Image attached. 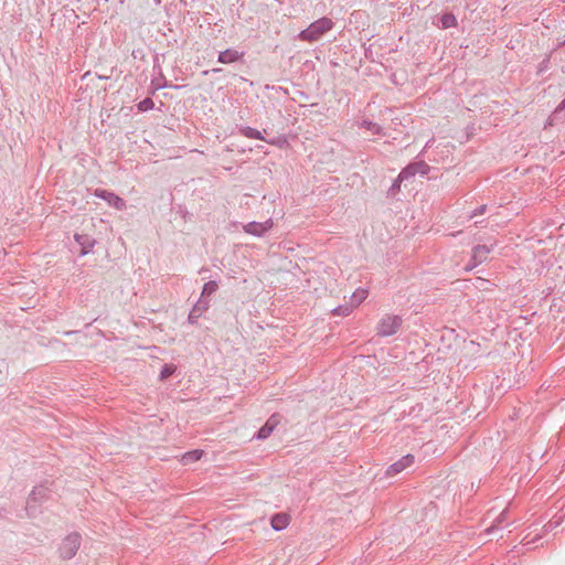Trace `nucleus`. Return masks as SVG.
Instances as JSON below:
<instances>
[{"instance_id":"24","label":"nucleus","mask_w":565,"mask_h":565,"mask_svg":"<svg viewBox=\"0 0 565 565\" xmlns=\"http://www.w3.org/2000/svg\"><path fill=\"white\" fill-rule=\"evenodd\" d=\"M174 371H175V367L173 365L166 364L160 372V379L164 380V379L171 376L174 373Z\"/></svg>"},{"instance_id":"14","label":"nucleus","mask_w":565,"mask_h":565,"mask_svg":"<svg viewBox=\"0 0 565 565\" xmlns=\"http://www.w3.org/2000/svg\"><path fill=\"white\" fill-rule=\"evenodd\" d=\"M367 290L363 288L356 289L351 296L350 305L355 309L359 307L367 297Z\"/></svg>"},{"instance_id":"19","label":"nucleus","mask_w":565,"mask_h":565,"mask_svg":"<svg viewBox=\"0 0 565 565\" xmlns=\"http://www.w3.org/2000/svg\"><path fill=\"white\" fill-rule=\"evenodd\" d=\"M415 174H416V170H415L414 163H411L399 172L398 181L408 180L409 178L414 177Z\"/></svg>"},{"instance_id":"18","label":"nucleus","mask_w":565,"mask_h":565,"mask_svg":"<svg viewBox=\"0 0 565 565\" xmlns=\"http://www.w3.org/2000/svg\"><path fill=\"white\" fill-rule=\"evenodd\" d=\"M217 288H218L217 281H215V280L207 281L203 286L201 298L203 299L204 297L211 296L212 294H214L217 290Z\"/></svg>"},{"instance_id":"20","label":"nucleus","mask_w":565,"mask_h":565,"mask_svg":"<svg viewBox=\"0 0 565 565\" xmlns=\"http://www.w3.org/2000/svg\"><path fill=\"white\" fill-rule=\"evenodd\" d=\"M354 310V308L348 303V305H342V306H338L335 307L334 309H332V315L333 316H342V317H347L349 316L352 311Z\"/></svg>"},{"instance_id":"11","label":"nucleus","mask_w":565,"mask_h":565,"mask_svg":"<svg viewBox=\"0 0 565 565\" xmlns=\"http://www.w3.org/2000/svg\"><path fill=\"white\" fill-rule=\"evenodd\" d=\"M277 424H278V420L276 419V417L271 416L266 422V424L258 430L257 438L266 439L267 437H269Z\"/></svg>"},{"instance_id":"26","label":"nucleus","mask_w":565,"mask_h":565,"mask_svg":"<svg viewBox=\"0 0 565 565\" xmlns=\"http://www.w3.org/2000/svg\"><path fill=\"white\" fill-rule=\"evenodd\" d=\"M487 210V205H480L479 207H477L472 214L470 215V217H475L477 215H480V214H483Z\"/></svg>"},{"instance_id":"16","label":"nucleus","mask_w":565,"mask_h":565,"mask_svg":"<svg viewBox=\"0 0 565 565\" xmlns=\"http://www.w3.org/2000/svg\"><path fill=\"white\" fill-rule=\"evenodd\" d=\"M241 132L244 137L249 139L265 140L262 132L252 127H244L241 129Z\"/></svg>"},{"instance_id":"28","label":"nucleus","mask_w":565,"mask_h":565,"mask_svg":"<svg viewBox=\"0 0 565 565\" xmlns=\"http://www.w3.org/2000/svg\"><path fill=\"white\" fill-rule=\"evenodd\" d=\"M565 108V99L556 107L555 111H561Z\"/></svg>"},{"instance_id":"21","label":"nucleus","mask_w":565,"mask_h":565,"mask_svg":"<svg viewBox=\"0 0 565 565\" xmlns=\"http://www.w3.org/2000/svg\"><path fill=\"white\" fill-rule=\"evenodd\" d=\"M444 29L455 28L457 25V19L454 14H444L440 19Z\"/></svg>"},{"instance_id":"5","label":"nucleus","mask_w":565,"mask_h":565,"mask_svg":"<svg viewBox=\"0 0 565 565\" xmlns=\"http://www.w3.org/2000/svg\"><path fill=\"white\" fill-rule=\"evenodd\" d=\"M94 195L106 201L110 206L115 207L118 211H122L126 209V202L114 192L104 189H96Z\"/></svg>"},{"instance_id":"22","label":"nucleus","mask_w":565,"mask_h":565,"mask_svg":"<svg viewBox=\"0 0 565 565\" xmlns=\"http://www.w3.org/2000/svg\"><path fill=\"white\" fill-rule=\"evenodd\" d=\"M154 107V103L151 98L147 97L145 99H142L141 102L138 103L137 105V108L138 110L140 111H147V110H150V109H153Z\"/></svg>"},{"instance_id":"3","label":"nucleus","mask_w":565,"mask_h":565,"mask_svg":"<svg viewBox=\"0 0 565 565\" xmlns=\"http://www.w3.org/2000/svg\"><path fill=\"white\" fill-rule=\"evenodd\" d=\"M82 537L78 533L74 532L68 534L61 543L58 547L60 557L64 561L72 559L79 546H81Z\"/></svg>"},{"instance_id":"4","label":"nucleus","mask_w":565,"mask_h":565,"mask_svg":"<svg viewBox=\"0 0 565 565\" xmlns=\"http://www.w3.org/2000/svg\"><path fill=\"white\" fill-rule=\"evenodd\" d=\"M274 226V222L271 218L266 220L265 222H249L243 225V230L245 233L260 237L268 231H270Z\"/></svg>"},{"instance_id":"29","label":"nucleus","mask_w":565,"mask_h":565,"mask_svg":"<svg viewBox=\"0 0 565 565\" xmlns=\"http://www.w3.org/2000/svg\"><path fill=\"white\" fill-rule=\"evenodd\" d=\"M399 182L401 181H398V178H397L396 181L392 185V190L398 189L399 188Z\"/></svg>"},{"instance_id":"9","label":"nucleus","mask_w":565,"mask_h":565,"mask_svg":"<svg viewBox=\"0 0 565 565\" xmlns=\"http://www.w3.org/2000/svg\"><path fill=\"white\" fill-rule=\"evenodd\" d=\"M209 306H210L209 301L201 298L194 305V307L192 308V310L189 313V317H188L189 323L195 324L198 322V319L203 315V312L207 310Z\"/></svg>"},{"instance_id":"15","label":"nucleus","mask_w":565,"mask_h":565,"mask_svg":"<svg viewBox=\"0 0 565 565\" xmlns=\"http://www.w3.org/2000/svg\"><path fill=\"white\" fill-rule=\"evenodd\" d=\"M202 456H203V450H200V449L191 450V451H188L182 455L181 462L183 465H189L191 462H195V461L200 460L202 458Z\"/></svg>"},{"instance_id":"1","label":"nucleus","mask_w":565,"mask_h":565,"mask_svg":"<svg viewBox=\"0 0 565 565\" xmlns=\"http://www.w3.org/2000/svg\"><path fill=\"white\" fill-rule=\"evenodd\" d=\"M334 23L330 18L323 17L313 21L307 29L300 31L297 39L303 42L319 41L327 32L331 31Z\"/></svg>"},{"instance_id":"6","label":"nucleus","mask_w":565,"mask_h":565,"mask_svg":"<svg viewBox=\"0 0 565 565\" xmlns=\"http://www.w3.org/2000/svg\"><path fill=\"white\" fill-rule=\"evenodd\" d=\"M491 252V247L487 245H478L472 249V256L470 264L466 267V271L472 270L478 265L482 264L488 254Z\"/></svg>"},{"instance_id":"2","label":"nucleus","mask_w":565,"mask_h":565,"mask_svg":"<svg viewBox=\"0 0 565 565\" xmlns=\"http://www.w3.org/2000/svg\"><path fill=\"white\" fill-rule=\"evenodd\" d=\"M403 319L398 315H385L383 316L376 327V333L379 337H391L394 335L402 327Z\"/></svg>"},{"instance_id":"8","label":"nucleus","mask_w":565,"mask_h":565,"mask_svg":"<svg viewBox=\"0 0 565 565\" xmlns=\"http://www.w3.org/2000/svg\"><path fill=\"white\" fill-rule=\"evenodd\" d=\"M243 56V52H238L237 50L233 49H226L225 51L220 52L217 61L222 64H231L241 61Z\"/></svg>"},{"instance_id":"17","label":"nucleus","mask_w":565,"mask_h":565,"mask_svg":"<svg viewBox=\"0 0 565 565\" xmlns=\"http://www.w3.org/2000/svg\"><path fill=\"white\" fill-rule=\"evenodd\" d=\"M360 127L361 128H365L366 130H369L373 135H381L382 134V127L380 125L373 122V121H370V120H363L360 124Z\"/></svg>"},{"instance_id":"10","label":"nucleus","mask_w":565,"mask_h":565,"mask_svg":"<svg viewBox=\"0 0 565 565\" xmlns=\"http://www.w3.org/2000/svg\"><path fill=\"white\" fill-rule=\"evenodd\" d=\"M289 522L290 518L286 513H276L270 519V525L277 532L285 530L289 525Z\"/></svg>"},{"instance_id":"7","label":"nucleus","mask_w":565,"mask_h":565,"mask_svg":"<svg viewBox=\"0 0 565 565\" xmlns=\"http://www.w3.org/2000/svg\"><path fill=\"white\" fill-rule=\"evenodd\" d=\"M413 463H414V456L406 455L403 458H401L398 461L392 463L387 468L386 475L390 476V477H393V476L402 472L406 468L411 467Z\"/></svg>"},{"instance_id":"23","label":"nucleus","mask_w":565,"mask_h":565,"mask_svg":"<svg viewBox=\"0 0 565 565\" xmlns=\"http://www.w3.org/2000/svg\"><path fill=\"white\" fill-rule=\"evenodd\" d=\"M414 167L416 170V174L419 173L424 175L427 174L430 170L429 166L424 161L414 162Z\"/></svg>"},{"instance_id":"12","label":"nucleus","mask_w":565,"mask_h":565,"mask_svg":"<svg viewBox=\"0 0 565 565\" xmlns=\"http://www.w3.org/2000/svg\"><path fill=\"white\" fill-rule=\"evenodd\" d=\"M74 237L75 241L82 246L79 255L84 256L88 254L94 246V241H92L87 235L75 234Z\"/></svg>"},{"instance_id":"25","label":"nucleus","mask_w":565,"mask_h":565,"mask_svg":"<svg viewBox=\"0 0 565 565\" xmlns=\"http://www.w3.org/2000/svg\"><path fill=\"white\" fill-rule=\"evenodd\" d=\"M479 347L480 345L478 343H476L475 341H470L467 344L466 349L469 350L472 354H477V353H479Z\"/></svg>"},{"instance_id":"13","label":"nucleus","mask_w":565,"mask_h":565,"mask_svg":"<svg viewBox=\"0 0 565 565\" xmlns=\"http://www.w3.org/2000/svg\"><path fill=\"white\" fill-rule=\"evenodd\" d=\"M47 494V488L44 486H38L34 487L32 490L30 498L28 500V505H30L32 502H38L44 499Z\"/></svg>"},{"instance_id":"27","label":"nucleus","mask_w":565,"mask_h":565,"mask_svg":"<svg viewBox=\"0 0 565 565\" xmlns=\"http://www.w3.org/2000/svg\"><path fill=\"white\" fill-rule=\"evenodd\" d=\"M267 142L270 145L281 146V145L286 143V140L285 139L281 141L280 140H268Z\"/></svg>"}]
</instances>
